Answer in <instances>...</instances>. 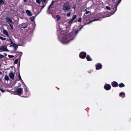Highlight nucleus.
<instances>
[{"label": "nucleus", "mask_w": 131, "mask_h": 131, "mask_svg": "<svg viewBox=\"0 0 131 131\" xmlns=\"http://www.w3.org/2000/svg\"><path fill=\"white\" fill-rule=\"evenodd\" d=\"M3 32L4 34H5L7 37H8L9 34L8 33L6 30L4 29L3 30Z\"/></svg>", "instance_id": "13"}, {"label": "nucleus", "mask_w": 131, "mask_h": 131, "mask_svg": "<svg viewBox=\"0 0 131 131\" xmlns=\"http://www.w3.org/2000/svg\"><path fill=\"white\" fill-rule=\"evenodd\" d=\"M56 18L57 20H59L61 18V17L59 15H57L56 16Z\"/></svg>", "instance_id": "21"}, {"label": "nucleus", "mask_w": 131, "mask_h": 131, "mask_svg": "<svg viewBox=\"0 0 131 131\" xmlns=\"http://www.w3.org/2000/svg\"><path fill=\"white\" fill-rule=\"evenodd\" d=\"M4 54L5 55V56H6L7 55V54L5 53H4Z\"/></svg>", "instance_id": "45"}, {"label": "nucleus", "mask_w": 131, "mask_h": 131, "mask_svg": "<svg viewBox=\"0 0 131 131\" xmlns=\"http://www.w3.org/2000/svg\"><path fill=\"white\" fill-rule=\"evenodd\" d=\"M9 40L11 42V44L10 46H13L15 49V50H16L18 48V45L17 44L13 43L11 39H9Z\"/></svg>", "instance_id": "4"}, {"label": "nucleus", "mask_w": 131, "mask_h": 131, "mask_svg": "<svg viewBox=\"0 0 131 131\" xmlns=\"http://www.w3.org/2000/svg\"><path fill=\"white\" fill-rule=\"evenodd\" d=\"M3 3V4H4V2L3 0H0V5H1Z\"/></svg>", "instance_id": "28"}, {"label": "nucleus", "mask_w": 131, "mask_h": 131, "mask_svg": "<svg viewBox=\"0 0 131 131\" xmlns=\"http://www.w3.org/2000/svg\"><path fill=\"white\" fill-rule=\"evenodd\" d=\"M99 19H98V18L94 19L93 20L91 21H90L89 22H88V24H89L90 23H91V22H92L94 21L98 20H99Z\"/></svg>", "instance_id": "16"}, {"label": "nucleus", "mask_w": 131, "mask_h": 131, "mask_svg": "<svg viewBox=\"0 0 131 131\" xmlns=\"http://www.w3.org/2000/svg\"><path fill=\"white\" fill-rule=\"evenodd\" d=\"M26 12L28 16H31L32 15V13L30 10H27L26 11Z\"/></svg>", "instance_id": "12"}, {"label": "nucleus", "mask_w": 131, "mask_h": 131, "mask_svg": "<svg viewBox=\"0 0 131 131\" xmlns=\"http://www.w3.org/2000/svg\"><path fill=\"white\" fill-rule=\"evenodd\" d=\"M79 31V30H77L75 32V33L77 34H78V33Z\"/></svg>", "instance_id": "37"}, {"label": "nucleus", "mask_w": 131, "mask_h": 131, "mask_svg": "<svg viewBox=\"0 0 131 131\" xmlns=\"http://www.w3.org/2000/svg\"><path fill=\"white\" fill-rule=\"evenodd\" d=\"M86 55V53L84 52H81L79 54L80 57L82 59L84 58Z\"/></svg>", "instance_id": "5"}, {"label": "nucleus", "mask_w": 131, "mask_h": 131, "mask_svg": "<svg viewBox=\"0 0 131 131\" xmlns=\"http://www.w3.org/2000/svg\"><path fill=\"white\" fill-rule=\"evenodd\" d=\"M121 1L118 3L116 5V4H115L114 6L113 7L112 6V8L113 9V10H114V13L113 14H114V13H115V12L117 10V6L118 5V4Z\"/></svg>", "instance_id": "10"}, {"label": "nucleus", "mask_w": 131, "mask_h": 131, "mask_svg": "<svg viewBox=\"0 0 131 131\" xmlns=\"http://www.w3.org/2000/svg\"><path fill=\"white\" fill-rule=\"evenodd\" d=\"M102 66L101 63H98L96 65V70H99L101 69Z\"/></svg>", "instance_id": "9"}, {"label": "nucleus", "mask_w": 131, "mask_h": 131, "mask_svg": "<svg viewBox=\"0 0 131 131\" xmlns=\"http://www.w3.org/2000/svg\"><path fill=\"white\" fill-rule=\"evenodd\" d=\"M45 6H44V5H42V9H43L45 7Z\"/></svg>", "instance_id": "44"}, {"label": "nucleus", "mask_w": 131, "mask_h": 131, "mask_svg": "<svg viewBox=\"0 0 131 131\" xmlns=\"http://www.w3.org/2000/svg\"><path fill=\"white\" fill-rule=\"evenodd\" d=\"M90 13V12L89 11H86V12H85V14H88L89 13Z\"/></svg>", "instance_id": "34"}, {"label": "nucleus", "mask_w": 131, "mask_h": 131, "mask_svg": "<svg viewBox=\"0 0 131 131\" xmlns=\"http://www.w3.org/2000/svg\"><path fill=\"white\" fill-rule=\"evenodd\" d=\"M4 79L7 81H8L9 80V77L7 75L5 76Z\"/></svg>", "instance_id": "23"}, {"label": "nucleus", "mask_w": 131, "mask_h": 131, "mask_svg": "<svg viewBox=\"0 0 131 131\" xmlns=\"http://www.w3.org/2000/svg\"><path fill=\"white\" fill-rule=\"evenodd\" d=\"M15 63V64H16L17 63V59H16L14 61Z\"/></svg>", "instance_id": "39"}, {"label": "nucleus", "mask_w": 131, "mask_h": 131, "mask_svg": "<svg viewBox=\"0 0 131 131\" xmlns=\"http://www.w3.org/2000/svg\"><path fill=\"white\" fill-rule=\"evenodd\" d=\"M41 2H46V1H47V0H41Z\"/></svg>", "instance_id": "40"}, {"label": "nucleus", "mask_w": 131, "mask_h": 131, "mask_svg": "<svg viewBox=\"0 0 131 131\" xmlns=\"http://www.w3.org/2000/svg\"><path fill=\"white\" fill-rule=\"evenodd\" d=\"M8 50L7 48V46H2L0 47V52L3 51H8Z\"/></svg>", "instance_id": "3"}, {"label": "nucleus", "mask_w": 131, "mask_h": 131, "mask_svg": "<svg viewBox=\"0 0 131 131\" xmlns=\"http://www.w3.org/2000/svg\"><path fill=\"white\" fill-rule=\"evenodd\" d=\"M54 2V1H52L50 5L48 7V8H51V7L53 5Z\"/></svg>", "instance_id": "20"}, {"label": "nucleus", "mask_w": 131, "mask_h": 131, "mask_svg": "<svg viewBox=\"0 0 131 131\" xmlns=\"http://www.w3.org/2000/svg\"><path fill=\"white\" fill-rule=\"evenodd\" d=\"M0 74H1V72H0Z\"/></svg>", "instance_id": "53"}, {"label": "nucleus", "mask_w": 131, "mask_h": 131, "mask_svg": "<svg viewBox=\"0 0 131 131\" xmlns=\"http://www.w3.org/2000/svg\"><path fill=\"white\" fill-rule=\"evenodd\" d=\"M106 8L107 10H110V8L108 6H106Z\"/></svg>", "instance_id": "33"}, {"label": "nucleus", "mask_w": 131, "mask_h": 131, "mask_svg": "<svg viewBox=\"0 0 131 131\" xmlns=\"http://www.w3.org/2000/svg\"><path fill=\"white\" fill-rule=\"evenodd\" d=\"M104 88L106 90H108L111 89V86L109 84H106L104 86Z\"/></svg>", "instance_id": "8"}, {"label": "nucleus", "mask_w": 131, "mask_h": 131, "mask_svg": "<svg viewBox=\"0 0 131 131\" xmlns=\"http://www.w3.org/2000/svg\"><path fill=\"white\" fill-rule=\"evenodd\" d=\"M119 87L121 88L124 87L125 86V85L123 83H121L119 84Z\"/></svg>", "instance_id": "19"}, {"label": "nucleus", "mask_w": 131, "mask_h": 131, "mask_svg": "<svg viewBox=\"0 0 131 131\" xmlns=\"http://www.w3.org/2000/svg\"><path fill=\"white\" fill-rule=\"evenodd\" d=\"M74 34L62 33L58 36L59 38L60 41L65 44H67L73 40L75 36Z\"/></svg>", "instance_id": "1"}, {"label": "nucleus", "mask_w": 131, "mask_h": 131, "mask_svg": "<svg viewBox=\"0 0 131 131\" xmlns=\"http://www.w3.org/2000/svg\"><path fill=\"white\" fill-rule=\"evenodd\" d=\"M42 4L43 5H44V6H45L46 5V3H42Z\"/></svg>", "instance_id": "42"}, {"label": "nucleus", "mask_w": 131, "mask_h": 131, "mask_svg": "<svg viewBox=\"0 0 131 131\" xmlns=\"http://www.w3.org/2000/svg\"><path fill=\"white\" fill-rule=\"evenodd\" d=\"M121 1V0H120Z\"/></svg>", "instance_id": "54"}, {"label": "nucleus", "mask_w": 131, "mask_h": 131, "mask_svg": "<svg viewBox=\"0 0 131 131\" xmlns=\"http://www.w3.org/2000/svg\"><path fill=\"white\" fill-rule=\"evenodd\" d=\"M23 89L21 88H19L17 90V92L18 93V94L19 95H20L21 94H22L23 92Z\"/></svg>", "instance_id": "6"}, {"label": "nucleus", "mask_w": 131, "mask_h": 131, "mask_svg": "<svg viewBox=\"0 0 131 131\" xmlns=\"http://www.w3.org/2000/svg\"><path fill=\"white\" fill-rule=\"evenodd\" d=\"M71 8L69 3L68 2H65L64 4L62 9L65 12H66Z\"/></svg>", "instance_id": "2"}, {"label": "nucleus", "mask_w": 131, "mask_h": 131, "mask_svg": "<svg viewBox=\"0 0 131 131\" xmlns=\"http://www.w3.org/2000/svg\"><path fill=\"white\" fill-rule=\"evenodd\" d=\"M77 15H75L72 18V19L73 20L76 18L77 17Z\"/></svg>", "instance_id": "26"}, {"label": "nucleus", "mask_w": 131, "mask_h": 131, "mask_svg": "<svg viewBox=\"0 0 131 131\" xmlns=\"http://www.w3.org/2000/svg\"><path fill=\"white\" fill-rule=\"evenodd\" d=\"M10 27L11 29L12 30H13V26L12 25H11V26H10Z\"/></svg>", "instance_id": "38"}, {"label": "nucleus", "mask_w": 131, "mask_h": 131, "mask_svg": "<svg viewBox=\"0 0 131 131\" xmlns=\"http://www.w3.org/2000/svg\"><path fill=\"white\" fill-rule=\"evenodd\" d=\"M6 19L7 23H10L12 24H14V22L12 21V19L8 17H6Z\"/></svg>", "instance_id": "7"}, {"label": "nucleus", "mask_w": 131, "mask_h": 131, "mask_svg": "<svg viewBox=\"0 0 131 131\" xmlns=\"http://www.w3.org/2000/svg\"><path fill=\"white\" fill-rule=\"evenodd\" d=\"M18 77H19V79H20V80H21V77H20V74H19V75H18Z\"/></svg>", "instance_id": "36"}, {"label": "nucleus", "mask_w": 131, "mask_h": 131, "mask_svg": "<svg viewBox=\"0 0 131 131\" xmlns=\"http://www.w3.org/2000/svg\"><path fill=\"white\" fill-rule=\"evenodd\" d=\"M4 56L2 54H0V59H1L2 58H4Z\"/></svg>", "instance_id": "31"}, {"label": "nucleus", "mask_w": 131, "mask_h": 131, "mask_svg": "<svg viewBox=\"0 0 131 131\" xmlns=\"http://www.w3.org/2000/svg\"><path fill=\"white\" fill-rule=\"evenodd\" d=\"M9 74H13V73H9Z\"/></svg>", "instance_id": "49"}, {"label": "nucleus", "mask_w": 131, "mask_h": 131, "mask_svg": "<svg viewBox=\"0 0 131 131\" xmlns=\"http://www.w3.org/2000/svg\"><path fill=\"white\" fill-rule=\"evenodd\" d=\"M0 39L2 40H5L6 38L0 36Z\"/></svg>", "instance_id": "25"}, {"label": "nucleus", "mask_w": 131, "mask_h": 131, "mask_svg": "<svg viewBox=\"0 0 131 131\" xmlns=\"http://www.w3.org/2000/svg\"><path fill=\"white\" fill-rule=\"evenodd\" d=\"M27 0H24L23 1L24 2H26L27 1Z\"/></svg>", "instance_id": "47"}, {"label": "nucleus", "mask_w": 131, "mask_h": 131, "mask_svg": "<svg viewBox=\"0 0 131 131\" xmlns=\"http://www.w3.org/2000/svg\"><path fill=\"white\" fill-rule=\"evenodd\" d=\"M25 91L26 92V94L27 95H29L28 90V89L25 88L24 89Z\"/></svg>", "instance_id": "18"}, {"label": "nucleus", "mask_w": 131, "mask_h": 131, "mask_svg": "<svg viewBox=\"0 0 131 131\" xmlns=\"http://www.w3.org/2000/svg\"><path fill=\"white\" fill-rule=\"evenodd\" d=\"M27 26H26L25 27H21V28H27Z\"/></svg>", "instance_id": "41"}, {"label": "nucleus", "mask_w": 131, "mask_h": 131, "mask_svg": "<svg viewBox=\"0 0 131 131\" xmlns=\"http://www.w3.org/2000/svg\"><path fill=\"white\" fill-rule=\"evenodd\" d=\"M35 17H35L34 16L31 17L30 18V20L32 21H34V20Z\"/></svg>", "instance_id": "24"}, {"label": "nucleus", "mask_w": 131, "mask_h": 131, "mask_svg": "<svg viewBox=\"0 0 131 131\" xmlns=\"http://www.w3.org/2000/svg\"><path fill=\"white\" fill-rule=\"evenodd\" d=\"M8 23V24H9V26H11V25H11V24H10V23Z\"/></svg>", "instance_id": "46"}, {"label": "nucleus", "mask_w": 131, "mask_h": 131, "mask_svg": "<svg viewBox=\"0 0 131 131\" xmlns=\"http://www.w3.org/2000/svg\"><path fill=\"white\" fill-rule=\"evenodd\" d=\"M41 2V0H36V2L38 4H40Z\"/></svg>", "instance_id": "22"}, {"label": "nucleus", "mask_w": 131, "mask_h": 131, "mask_svg": "<svg viewBox=\"0 0 131 131\" xmlns=\"http://www.w3.org/2000/svg\"><path fill=\"white\" fill-rule=\"evenodd\" d=\"M73 21V20L72 19H71L70 21H69V24H71L72 23Z\"/></svg>", "instance_id": "27"}, {"label": "nucleus", "mask_w": 131, "mask_h": 131, "mask_svg": "<svg viewBox=\"0 0 131 131\" xmlns=\"http://www.w3.org/2000/svg\"><path fill=\"white\" fill-rule=\"evenodd\" d=\"M119 95L122 97H124L125 96V93L124 92H121L119 94Z\"/></svg>", "instance_id": "15"}, {"label": "nucleus", "mask_w": 131, "mask_h": 131, "mask_svg": "<svg viewBox=\"0 0 131 131\" xmlns=\"http://www.w3.org/2000/svg\"><path fill=\"white\" fill-rule=\"evenodd\" d=\"M86 9H85V11H86Z\"/></svg>", "instance_id": "52"}, {"label": "nucleus", "mask_w": 131, "mask_h": 131, "mask_svg": "<svg viewBox=\"0 0 131 131\" xmlns=\"http://www.w3.org/2000/svg\"><path fill=\"white\" fill-rule=\"evenodd\" d=\"M82 27H81L80 28V29H81V28H82Z\"/></svg>", "instance_id": "50"}, {"label": "nucleus", "mask_w": 131, "mask_h": 131, "mask_svg": "<svg viewBox=\"0 0 131 131\" xmlns=\"http://www.w3.org/2000/svg\"><path fill=\"white\" fill-rule=\"evenodd\" d=\"M111 84L112 86L114 87H116L118 86V83L115 81L112 82Z\"/></svg>", "instance_id": "11"}, {"label": "nucleus", "mask_w": 131, "mask_h": 131, "mask_svg": "<svg viewBox=\"0 0 131 131\" xmlns=\"http://www.w3.org/2000/svg\"><path fill=\"white\" fill-rule=\"evenodd\" d=\"M0 90L2 92H5V90H4L2 89H0Z\"/></svg>", "instance_id": "35"}, {"label": "nucleus", "mask_w": 131, "mask_h": 131, "mask_svg": "<svg viewBox=\"0 0 131 131\" xmlns=\"http://www.w3.org/2000/svg\"><path fill=\"white\" fill-rule=\"evenodd\" d=\"M70 15H71V13L70 12V13H68L67 14V16L68 17H69L70 16Z\"/></svg>", "instance_id": "32"}, {"label": "nucleus", "mask_w": 131, "mask_h": 131, "mask_svg": "<svg viewBox=\"0 0 131 131\" xmlns=\"http://www.w3.org/2000/svg\"><path fill=\"white\" fill-rule=\"evenodd\" d=\"M57 31L59 33L60 32L58 30H57Z\"/></svg>", "instance_id": "48"}, {"label": "nucleus", "mask_w": 131, "mask_h": 131, "mask_svg": "<svg viewBox=\"0 0 131 131\" xmlns=\"http://www.w3.org/2000/svg\"><path fill=\"white\" fill-rule=\"evenodd\" d=\"M9 76L10 78L12 79H13L14 78V74H9Z\"/></svg>", "instance_id": "17"}, {"label": "nucleus", "mask_w": 131, "mask_h": 131, "mask_svg": "<svg viewBox=\"0 0 131 131\" xmlns=\"http://www.w3.org/2000/svg\"><path fill=\"white\" fill-rule=\"evenodd\" d=\"M1 67V64H0V67Z\"/></svg>", "instance_id": "51"}, {"label": "nucleus", "mask_w": 131, "mask_h": 131, "mask_svg": "<svg viewBox=\"0 0 131 131\" xmlns=\"http://www.w3.org/2000/svg\"><path fill=\"white\" fill-rule=\"evenodd\" d=\"M86 58L87 60L88 61H91L92 60V59L90 57V56L88 55L87 56Z\"/></svg>", "instance_id": "14"}, {"label": "nucleus", "mask_w": 131, "mask_h": 131, "mask_svg": "<svg viewBox=\"0 0 131 131\" xmlns=\"http://www.w3.org/2000/svg\"><path fill=\"white\" fill-rule=\"evenodd\" d=\"M81 17L79 18L78 19V21L79 22H81Z\"/></svg>", "instance_id": "30"}, {"label": "nucleus", "mask_w": 131, "mask_h": 131, "mask_svg": "<svg viewBox=\"0 0 131 131\" xmlns=\"http://www.w3.org/2000/svg\"><path fill=\"white\" fill-rule=\"evenodd\" d=\"M8 57L10 58H12L14 57V56L12 55H8Z\"/></svg>", "instance_id": "29"}, {"label": "nucleus", "mask_w": 131, "mask_h": 131, "mask_svg": "<svg viewBox=\"0 0 131 131\" xmlns=\"http://www.w3.org/2000/svg\"><path fill=\"white\" fill-rule=\"evenodd\" d=\"M20 85H21V84H20V83H19L18 84V86L19 87H20Z\"/></svg>", "instance_id": "43"}]
</instances>
